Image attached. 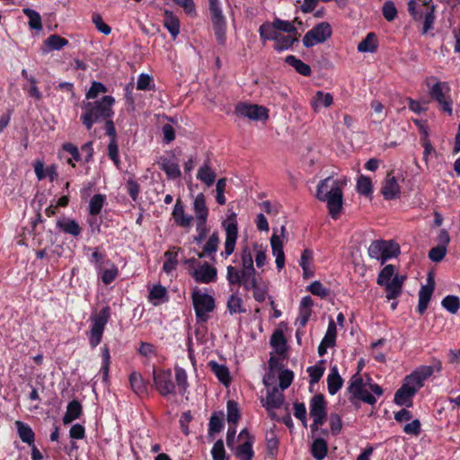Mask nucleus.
I'll use <instances>...</instances> for the list:
<instances>
[{"mask_svg":"<svg viewBox=\"0 0 460 460\" xmlns=\"http://www.w3.org/2000/svg\"><path fill=\"white\" fill-rule=\"evenodd\" d=\"M272 254L276 257V267L281 270L285 266V254L283 251V243L279 236L274 233L270 238Z\"/></svg>","mask_w":460,"mask_h":460,"instance_id":"nucleus-24","label":"nucleus"},{"mask_svg":"<svg viewBox=\"0 0 460 460\" xmlns=\"http://www.w3.org/2000/svg\"><path fill=\"white\" fill-rule=\"evenodd\" d=\"M18 434L22 442L27 443L29 446L33 445L35 441V434L32 429L22 421H16Z\"/></svg>","mask_w":460,"mask_h":460,"instance_id":"nucleus-40","label":"nucleus"},{"mask_svg":"<svg viewBox=\"0 0 460 460\" xmlns=\"http://www.w3.org/2000/svg\"><path fill=\"white\" fill-rule=\"evenodd\" d=\"M226 308L231 315L236 314H244L246 309L243 305V301L239 296L238 291L231 294L227 299Z\"/></svg>","mask_w":460,"mask_h":460,"instance_id":"nucleus-34","label":"nucleus"},{"mask_svg":"<svg viewBox=\"0 0 460 460\" xmlns=\"http://www.w3.org/2000/svg\"><path fill=\"white\" fill-rule=\"evenodd\" d=\"M192 305L198 322L206 323L209 319L208 314L216 308L215 298L195 288L191 294Z\"/></svg>","mask_w":460,"mask_h":460,"instance_id":"nucleus-5","label":"nucleus"},{"mask_svg":"<svg viewBox=\"0 0 460 460\" xmlns=\"http://www.w3.org/2000/svg\"><path fill=\"white\" fill-rule=\"evenodd\" d=\"M57 228L64 234H69L73 237H78L82 233V227L79 224L72 218L64 217L58 219L56 223Z\"/></svg>","mask_w":460,"mask_h":460,"instance_id":"nucleus-21","label":"nucleus"},{"mask_svg":"<svg viewBox=\"0 0 460 460\" xmlns=\"http://www.w3.org/2000/svg\"><path fill=\"white\" fill-rule=\"evenodd\" d=\"M394 266L392 264H388L385 266L378 274L377 277V284L379 286H384L387 281L392 280L391 279L394 276Z\"/></svg>","mask_w":460,"mask_h":460,"instance_id":"nucleus-58","label":"nucleus"},{"mask_svg":"<svg viewBox=\"0 0 460 460\" xmlns=\"http://www.w3.org/2000/svg\"><path fill=\"white\" fill-rule=\"evenodd\" d=\"M285 62L290 66L294 67L298 74L304 76H310L312 74V69L310 66L305 64L294 55L287 56L285 58Z\"/></svg>","mask_w":460,"mask_h":460,"instance_id":"nucleus-35","label":"nucleus"},{"mask_svg":"<svg viewBox=\"0 0 460 460\" xmlns=\"http://www.w3.org/2000/svg\"><path fill=\"white\" fill-rule=\"evenodd\" d=\"M385 240H376L373 241L367 250L368 255L372 259L379 260L383 261L384 244Z\"/></svg>","mask_w":460,"mask_h":460,"instance_id":"nucleus-53","label":"nucleus"},{"mask_svg":"<svg viewBox=\"0 0 460 460\" xmlns=\"http://www.w3.org/2000/svg\"><path fill=\"white\" fill-rule=\"evenodd\" d=\"M419 2L420 4L416 0H410L408 2V12L415 21L424 19L422 33L426 34L432 29L435 21L434 5L430 4L428 0Z\"/></svg>","mask_w":460,"mask_h":460,"instance_id":"nucleus-3","label":"nucleus"},{"mask_svg":"<svg viewBox=\"0 0 460 460\" xmlns=\"http://www.w3.org/2000/svg\"><path fill=\"white\" fill-rule=\"evenodd\" d=\"M106 201L104 194H94L89 202V214L91 216H97L101 213L102 208Z\"/></svg>","mask_w":460,"mask_h":460,"instance_id":"nucleus-49","label":"nucleus"},{"mask_svg":"<svg viewBox=\"0 0 460 460\" xmlns=\"http://www.w3.org/2000/svg\"><path fill=\"white\" fill-rule=\"evenodd\" d=\"M163 24L164 28L169 31L172 40H176L180 34L181 22L178 16L170 10L165 9L164 11Z\"/></svg>","mask_w":460,"mask_h":460,"instance_id":"nucleus-19","label":"nucleus"},{"mask_svg":"<svg viewBox=\"0 0 460 460\" xmlns=\"http://www.w3.org/2000/svg\"><path fill=\"white\" fill-rule=\"evenodd\" d=\"M265 386L269 387V383L264 379ZM261 405L268 411L279 409L284 403V394L277 386L267 389V395L261 399Z\"/></svg>","mask_w":460,"mask_h":460,"instance_id":"nucleus-13","label":"nucleus"},{"mask_svg":"<svg viewBox=\"0 0 460 460\" xmlns=\"http://www.w3.org/2000/svg\"><path fill=\"white\" fill-rule=\"evenodd\" d=\"M111 317L110 306L102 307L98 314L92 315V326L89 332V344L94 349L97 347L102 339L105 326Z\"/></svg>","mask_w":460,"mask_h":460,"instance_id":"nucleus-6","label":"nucleus"},{"mask_svg":"<svg viewBox=\"0 0 460 460\" xmlns=\"http://www.w3.org/2000/svg\"><path fill=\"white\" fill-rule=\"evenodd\" d=\"M328 194V196H324L323 201L327 202L329 214L332 219L336 220L340 217L343 204L342 190L337 181H332V185Z\"/></svg>","mask_w":460,"mask_h":460,"instance_id":"nucleus-10","label":"nucleus"},{"mask_svg":"<svg viewBox=\"0 0 460 460\" xmlns=\"http://www.w3.org/2000/svg\"><path fill=\"white\" fill-rule=\"evenodd\" d=\"M208 367L220 383L226 386L229 385L232 378L230 376L229 369L226 366L220 365L217 362L211 360L208 362Z\"/></svg>","mask_w":460,"mask_h":460,"instance_id":"nucleus-29","label":"nucleus"},{"mask_svg":"<svg viewBox=\"0 0 460 460\" xmlns=\"http://www.w3.org/2000/svg\"><path fill=\"white\" fill-rule=\"evenodd\" d=\"M108 92V88L101 82L93 81L85 93L86 102H92L98 100L100 94L106 93Z\"/></svg>","mask_w":460,"mask_h":460,"instance_id":"nucleus-45","label":"nucleus"},{"mask_svg":"<svg viewBox=\"0 0 460 460\" xmlns=\"http://www.w3.org/2000/svg\"><path fill=\"white\" fill-rule=\"evenodd\" d=\"M106 261V253L99 251V247L93 249L89 261L93 264L97 270H102V264Z\"/></svg>","mask_w":460,"mask_h":460,"instance_id":"nucleus-63","label":"nucleus"},{"mask_svg":"<svg viewBox=\"0 0 460 460\" xmlns=\"http://www.w3.org/2000/svg\"><path fill=\"white\" fill-rule=\"evenodd\" d=\"M259 34L261 40L264 42L266 40H277L279 32H278L277 29L272 22H263L259 28Z\"/></svg>","mask_w":460,"mask_h":460,"instance_id":"nucleus-39","label":"nucleus"},{"mask_svg":"<svg viewBox=\"0 0 460 460\" xmlns=\"http://www.w3.org/2000/svg\"><path fill=\"white\" fill-rule=\"evenodd\" d=\"M333 102V97L330 93L318 91L311 100V106L314 111H319L321 108H327Z\"/></svg>","mask_w":460,"mask_h":460,"instance_id":"nucleus-30","label":"nucleus"},{"mask_svg":"<svg viewBox=\"0 0 460 460\" xmlns=\"http://www.w3.org/2000/svg\"><path fill=\"white\" fill-rule=\"evenodd\" d=\"M328 453V444L323 438H315L311 446V454L316 460H323Z\"/></svg>","mask_w":460,"mask_h":460,"instance_id":"nucleus-36","label":"nucleus"},{"mask_svg":"<svg viewBox=\"0 0 460 460\" xmlns=\"http://www.w3.org/2000/svg\"><path fill=\"white\" fill-rule=\"evenodd\" d=\"M44 43L51 50H60L68 45L69 41L58 34H52L45 40Z\"/></svg>","mask_w":460,"mask_h":460,"instance_id":"nucleus-51","label":"nucleus"},{"mask_svg":"<svg viewBox=\"0 0 460 460\" xmlns=\"http://www.w3.org/2000/svg\"><path fill=\"white\" fill-rule=\"evenodd\" d=\"M347 392L349 394V401L357 406V401L363 402L369 405H375L376 397L384 394V389L373 382L370 376L365 380L358 373L354 374L348 382Z\"/></svg>","mask_w":460,"mask_h":460,"instance_id":"nucleus-2","label":"nucleus"},{"mask_svg":"<svg viewBox=\"0 0 460 460\" xmlns=\"http://www.w3.org/2000/svg\"><path fill=\"white\" fill-rule=\"evenodd\" d=\"M92 22L94 24L95 28L104 35H109L111 32V28L107 23H105L102 20V17L100 13H94L92 15Z\"/></svg>","mask_w":460,"mask_h":460,"instance_id":"nucleus-64","label":"nucleus"},{"mask_svg":"<svg viewBox=\"0 0 460 460\" xmlns=\"http://www.w3.org/2000/svg\"><path fill=\"white\" fill-rule=\"evenodd\" d=\"M225 413L223 411H214L209 419L208 434V437L214 436L221 432L225 427Z\"/></svg>","mask_w":460,"mask_h":460,"instance_id":"nucleus-27","label":"nucleus"},{"mask_svg":"<svg viewBox=\"0 0 460 460\" xmlns=\"http://www.w3.org/2000/svg\"><path fill=\"white\" fill-rule=\"evenodd\" d=\"M22 13L29 18V26L31 29L36 31L42 29L41 17L38 12L31 8H23Z\"/></svg>","mask_w":460,"mask_h":460,"instance_id":"nucleus-52","label":"nucleus"},{"mask_svg":"<svg viewBox=\"0 0 460 460\" xmlns=\"http://www.w3.org/2000/svg\"><path fill=\"white\" fill-rule=\"evenodd\" d=\"M227 421L229 425H235L240 419V411L238 408V404L234 400H229L227 402Z\"/></svg>","mask_w":460,"mask_h":460,"instance_id":"nucleus-55","label":"nucleus"},{"mask_svg":"<svg viewBox=\"0 0 460 460\" xmlns=\"http://www.w3.org/2000/svg\"><path fill=\"white\" fill-rule=\"evenodd\" d=\"M242 265L243 270L248 274H256V270L253 266V260L251 252L248 248L243 249L242 253Z\"/></svg>","mask_w":460,"mask_h":460,"instance_id":"nucleus-57","label":"nucleus"},{"mask_svg":"<svg viewBox=\"0 0 460 460\" xmlns=\"http://www.w3.org/2000/svg\"><path fill=\"white\" fill-rule=\"evenodd\" d=\"M147 299L155 306L169 300L167 289L161 284L154 285L148 292Z\"/></svg>","mask_w":460,"mask_h":460,"instance_id":"nucleus-26","label":"nucleus"},{"mask_svg":"<svg viewBox=\"0 0 460 460\" xmlns=\"http://www.w3.org/2000/svg\"><path fill=\"white\" fill-rule=\"evenodd\" d=\"M400 252V246L394 240H385V243L384 244L382 264L390 259L396 258Z\"/></svg>","mask_w":460,"mask_h":460,"instance_id":"nucleus-42","label":"nucleus"},{"mask_svg":"<svg viewBox=\"0 0 460 460\" xmlns=\"http://www.w3.org/2000/svg\"><path fill=\"white\" fill-rule=\"evenodd\" d=\"M102 367L101 371L103 375V381L107 382L109 377V371H110V364H111V355H110V349L108 345H103L102 348Z\"/></svg>","mask_w":460,"mask_h":460,"instance_id":"nucleus-56","label":"nucleus"},{"mask_svg":"<svg viewBox=\"0 0 460 460\" xmlns=\"http://www.w3.org/2000/svg\"><path fill=\"white\" fill-rule=\"evenodd\" d=\"M441 305L449 313L455 314L458 312L460 307L459 297L456 296L448 295L443 298Z\"/></svg>","mask_w":460,"mask_h":460,"instance_id":"nucleus-54","label":"nucleus"},{"mask_svg":"<svg viewBox=\"0 0 460 460\" xmlns=\"http://www.w3.org/2000/svg\"><path fill=\"white\" fill-rule=\"evenodd\" d=\"M155 87L153 78L147 74H140L137 82V89L140 91L152 90Z\"/></svg>","mask_w":460,"mask_h":460,"instance_id":"nucleus-62","label":"nucleus"},{"mask_svg":"<svg viewBox=\"0 0 460 460\" xmlns=\"http://www.w3.org/2000/svg\"><path fill=\"white\" fill-rule=\"evenodd\" d=\"M252 438L239 445L235 449V456L240 460H252L254 455L252 450Z\"/></svg>","mask_w":460,"mask_h":460,"instance_id":"nucleus-38","label":"nucleus"},{"mask_svg":"<svg viewBox=\"0 0 460 460\" xmlns=\"http://www.w3.org/2000/svg\"><path fill=\"white\" fill-rule=\"evenodd\" d=\"M165 261L163 265V270L166 274H170L178 265V252L168 250L164 252Z\"/></svg>","mask_w":460,"mask_h":460,"instance_id":"nucleus-44","label":"nucleus"},{"mask_svg":"<svg viewBox=\"0 0 460 460\" xmlns=\"http://www.w3.org/2000/svg\"><path fill=\"white\" fill-rule=\"evenodd\" d=\"M357 191L365 197H369L373 193V184L369 177L360 175L357 181Z\"/></svg>","mask_w":460,"mask_h":460,"instance_id":"nucleus-48","label":"nucleus"},{"mask_svg":"<svg viewBox=\"0 0 460 460\" xmlns=\"http://www.w3.org/2000/svg\"><path fill=\"white\" fill-rule=\"evenodd\" d=\"M326 401L322 394H317L313 396L309 403V414L311 418L317 419L316 421L326 420Z\"/></svg>","mask_w":460,"mask_h":460,"instance_id":"nucleus-17","label":"nucleus"},{"mask_svg":"<svg viewBox=\"0 0 460 460\" xmlns=\"http://www.w3.org/2000/svg\"><path fill=\"white\" fill-rule=\"evenodd\" d=\"M324 363L325 360L321 359L317 364L307 368L311 385L318 383L323 377L325 371Z\"/></svg>","mask_w":460,"mask_h":460,"instance_id":"nucleus-46","label":"nucleus"},{"mask_svg":"<svg viewBox=\"0 0 460 460\" xmlns=\"http://www.w3.org/2000/svg\"><path fill=\"white\" fill-rule=\"evenodd\" d=\"M83 414V406L77 400H72L66 406V411L63 416V423L67 425L79 419Z\"/></svg>","mask_w":460,"mask_h":460,"instance_id":"nucleus-28","label":"nucleus"},{"mask_svg":"<svg viewBox=\"0 0 460 460\" xmlns=\"http://www.w3.org/2000/svg\"><path fill=\"white\" fill-rule=\"evenodd\" d=\"M115 98L111 95H103L101 99L81 103L82 113L80 120L87 130H91L95 123L112 119Z\"/></svg>","mask_w":460,"mask_h":460,"instance_id":"nucleus-1","label":"nucleus"},{"mask_svg":"<svg viewBox=\"0 0 460 460\" xmlns=\"http://www.w3.org/2000/svg\"><path fill=\"white\" fill-rule=\"evenodd\" d=\"M157 164L160 169L165 172L168 179L174 180L181 174L179 164L164 155L159 157Z\"/></svg>","mask_w":460,"mask_h":460,"instance_id":"nucleus-23","label":"nucleus"},{"mask_svg":"<svg viewBox=\"0 0 460 460\" xmlns=\"http://www.w3.org/2000/svg\"><path fill=\"white\" fill-rule=\"evenodd\" d=\"M385 288L386 295L385 297L387 300L396 299L402 294V288L400 287V282L397 279H392V280L387 281L386 284H384Z\"/></svg>","mask_w":460,"mask_h":460,"instance_id":"nucleus-47","label":"nucleus"},{"mask_svg":"<svg viewBox=\"0 0 460 460\" xmlns=\"http://www.w3.org/2000/svg\"><path fill=\"white\" fill-rule=\"evenodd\" d=\"M191 275L197 283L208 284L217 280V270L208 262H204Z\"/></svg>","mask_w":460,"mask_h":460,"instance_id":"nucleus-16","label":"nucleus"},{"mask_svg":"<svg viewBox=\"0 0 460 460\" xmlns=\"http://www.w3.org/2000/svg\"><path fill=\"white\" fill-rule=\"evenodd\" d=\"M343 379L339 374L338 367L332 366L327 376V388L331 395H334L342 387Z\"/></svg>","mask_w":460,"mask_h":460,"instance_id":"nucleus-25","label":"nucleus"},{"mask_svg":"<svg viewBox=\"0 0 460 460\" xmlns=\"http://www.w3.org/2000/svg\"><path fill=\"white\" fill-rule=\"evenodd\" d=\"M297 42V39L292 35L279 34L274 42L273 49L277 52H283L292 49L293 45Z\"/></svg>","mask_w":460,"mask_h":460,"instance_id":"nucleus-37","label":"nucleus"},{"mask_svg":"<svg viewBox=\"0 0 460 460\" xmlns=\"http://www.w3.org/2000/svg\"><path fill=\"white\" fill-rule=\"evenodd\" d=\"M209 12L215 37L218 45L224 46L226 42V21L220 8L219 0H208Z\"/></svg>","mask_w":460,"mask_h":460,"instance_id":"nucleus-8","label":"nucleus"},{"mask_svg":"<svg viewBox=\"0 0 460 460\" xmlns=\"http://www.w3.org/2000/svg\"><path fill=\"white\" fill-rule=\"evenodd\" d=\"M306 289L311 294H313L314 296H320L321 298L327 297L329 293H330V290L328 288H326L325 287H323V285L320 281H318V280H315V281L312 282L307 287Z\"/></svg>","mask_w":460,"mask_h":460,"instance_id":"nucleus-61","label":"nucleus"},{"mask_svg":"<svg viewBox=\"0 0 460 460\" xmlns=\"http://www.w3.org/2000/svg\"><path fill=\"white\" fill-rule=\"evenodd\" d=\"M106 262H107V264H111V268L110 269H106V270H103L102 268V270H99V271L102 272L101 279H102V281L103 282V284L110 285L118 277V275H119V269L111 261L107 260Z\"/></svg>","mask_w":460,"mask_h":460,"instance_id":"nucleus-50","label":"nucleus"},{"mask_svg":"<svg viewBox=\"0 0 460 460\" xmlns=\"http://www.w3.org/2000/svg\"><path fill=\"white\" fill-rule=\"evenodd\" d=\"M219 243V237L217 233H213L205 245L203 246L202 252L198 254L199 258H203L204 256H210L217 251Z\"/></svg>","mask_w":460,"mask_h":460,"instance_id":"nucleus-43","label":"nucleus"},{"mask_svg":"<svg viewBox=\"0 0 460 460\" xmlns=\"http://www.w3.org/2000/svg\"><path fill=\"white\" fill-rule=\"evenodd\" d=\"M172 216L174 220V223L178 226L184 227V228L190 227L191 225V222L193 220L192 216L185 214L184 206H183L181 199H178L176 200Z\"/></svg>","mask_w":460,"mask_h":460,"instance_id":"nucleus-20","label":"nucleus"},{"mask_svg":"<svg viewBox=\"0 0 460 460\" xmlns=\"http://www.w3.org/2000/svg\"><path fill=\"white\" fill-rule=\"evenodd\" d=\"M416 389L409 384H402V385L395 392L394 402L400 406H411V398L415 395Z\"/></svg>","mask_w":460,"mask_h":460,"instance_id":"nucleus-18","label":"nucleus"},{"mask_svg":"<svg viewBox=\"0 0 460 460\" xmlns=\"http://www.w3.org/2000/svg\"><path fill=\"white\" fill-rule=\"evenodd\" d=\"M128 383L132 392L139 398L144 399L149 395V381L145 379L138 371H132L128 376Z\"/></svg>","mask_w":460,"mask_h":460,"instance_id":"nucleus-14","label":"nucleus"},{"mask_svg":"<svg viewBox=\"0 0 460 460\" xmlns=\"http://www.w3.org/2000/svg\"><path fill=\"white\" fill-rule=\"evenodd\" d=\"M332 35V29L328 22H322L311 30H309L303 37V45L305 48H312L316 44L325 42Z\"/></svg>","mask_w":460,"mask_h":460,"instance_id":"nucleus-9","label":"nucleus"},{"mask_svg":"<svg viewBox=\"0 0 460 460\" xmlns=\"http://www.w3.org/2000/svg\"><path fill=\"white\" fill-rule=\"evenodd\" d=\"M174 384L176 385L177 394L181 396H185L187 394H189L190 386L187 371L183 367L176 365L174 367Z\"/></svg>","mask_w":460,"mask_h":460,"instance_id":"nucleus-22","label":"nucleus"},{"mask_svg":"<svg viewBox=\"0 0 460 460\" xmlns=\"http://www.w3.org/2000/svg\"><path fill=\"white\" fill-rule=\"evenodd\" d=\"M216 172L210 166V161L208 159L204 164L199 169L197 178L207 186H211L216 181Z\"/></svg>","mask_w":460,"mask_h":460,"instance_id":"nucleus-33","label":"nucleus"},{"mask_svg":"<svg viewBox=\"0 0 460 460\" xmlns=\"http://www.w3.org/2000/svg\"><path fill=\"white\" fill-rule=\"evenodd\" d=\"M332 181H335L331 177H327L318 183L317 186V192H316V198L319 200H323L324 196H328L330 192V189L332 185Z\"/></svg>","mask_w":460,"mask_h":460,"instance_id":"nucleus-60","label":"nucleus"},{"mask_svg":"<svg viewBox=\"0 0 460 460\" xmlns=\"http://www.w3.org/2000/svg\"><path fill=\"white\" fill-rule=\"evenodd\" d=\"M279 441L274 431L266 434V447L270 456H275L278 453Z\"/></svg>","mask_w":460,"mask_h":460,"instance_id":"nucleus-59","label":"nucleus"},{"mask_svg":"<svg viewBox=\"0 0 460 460\" xmlns=\"http://www.w3.org/2000/svg\"><path fill=\"white\" fill-rule=\"evenodd\" d=\"M381 193L385 199L391 200L398 198L401 193V188L398 183V178L394 172H388L381 188Z\"/></svg>","mask_w":460,"mask_h":460,"instance_id":"nucleus-15","label":"nucleus"},{"mask_svg":"<svg viewBox=\"0 0 460 460\" xmlns=\"http://www.w3.org/2000/svg\"><path fill=\"white\" fill-rule=\"evenodd\" d=\"M378 49V40L375 32H368L358 43V51L361 53H375Z\"/></svg>","mask_w":460,"mask_h":460,"instance_id":"nucleus-31","label":"nucleus"},{"mask_svg":"<svg viewBox=\"0 0 460 460\" xmlns=\"http://www.w3.org/2000/svg\"><path fill=\"white\" fill-rule=\"evenodd\" d=\"M226 279L230 286L237 285L241 286L242 280L243 279L246 272L242 269L238 270L237 268L229 265L226 269Z\"/></svg>","mask_w":460,"mask_h":460,"instance_id":"nucleus-41","label":"nucleus"},{"mask_svg":"<svg viewBox=\"0 0 460 460\" xmlns=\"http://www.w3.org/2000/svg\"><path fill=\"white\" fill-rule=\"evenodd\" d=\"M193 210L197 221H207L208 217V208L206 205V199L203 193H199L194 199Z\"/></svg>","mask_w":460,"mask_h":460,"instance_id":"nucleus-32","label":"nucleus"},{"mask_svg":"<svg viewBox=\"0 0 460 460\" xmlns=\"http://www.w3.org/2000/svg\"><path fill=\"white\" fill-rule=\"evenodd\" d=\"M222 226L226 230L225 254L227 257L234 252L238 236L236 214L232 212L228 215Z\"/></svg>","mask_w":460,"mask_h":460,"instance_id":"nucleus-11","label":"nucleus"},{"mask_svg":"<svg viewBox=\"0 0 460 460\" xmlns=\"http://www.w3.org/2000/svg\"><path fill=\"white\" fill-rule=\"evenodd\" d=\"M235 113L252 120H267L269 119V110L258 104L239 102L235 106Z\"/></svg>","mask_w":460,"mask_h":460,"instance_id":"nucleus-12","label":"nucleus"},{"mask_svg":"<svg viewBox=\"0 0 460 460\" xmlns=\"http://www.w3.org/2000/svg\"><path fill=\"white\" fill-rule=\"evenodd\" d=\"M152 378L153 385L160 396L169 398L177 394L176 385L170 368H158L154 367Z\"/></svg>","mask_w":460,"mask_h":460,"instance_id":"nucleus-4","label":"nucleus"},{"mask_svg":"<svg viewBox=\"0 0 460 460\" xmlns=\"http://www.w3.org/2000/svg\"><path fill=\"white\" fill-rule=\"evenodd\" d=\"M450 86L447 82L438 81L429 87V94L431 100L437 102L441 110L451 116L453 114V100L450 95Z\"/></svg>","mask_w":460,"mask_h":460,"instance_id":"nucleus-7","label":"nucleus"}]
</instances>
